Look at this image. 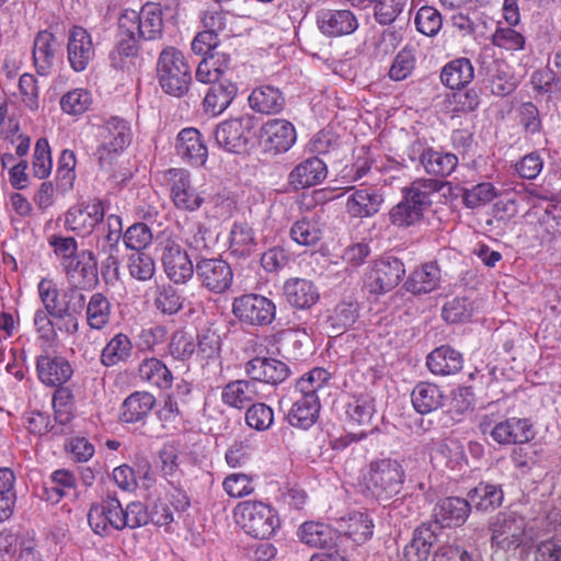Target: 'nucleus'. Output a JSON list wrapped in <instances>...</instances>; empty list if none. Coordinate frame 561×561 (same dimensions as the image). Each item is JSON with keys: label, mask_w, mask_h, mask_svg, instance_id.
<instances>
[{"label": "nucleus", "mask_w": 561, "mask_h": 561, "mask_svg": "<svg viewBox=\"0 0 561 561\" xmlns=\"http://www.w3.org/2000/svg\"><path fill=\"white\" fill-rule=\"evenodd\" d=\"M88 522L95 534L107 536L112 530L135 529L147 525L149 513L141 502H131L123 508L116 495L107 494L91 505Z\"/></svg>", "instance_id": "f257e3e1"}, {"label": "nucleus", "mask_w": 561, "mask_h": 561, "mask_svg": "<svg viewBox=\"0 0 561 561\" xmlns=\"http://www.w3.org/2000/svg\"><path fill=\"white\" fill-rule=\"evenodd\" d=\"M157 79L161 89L172 96L184 95L192 82V70L181 50L173 46L164 47L157 60Z\"/></svg>", "instance_id": "f03ea898"}, {"label": "nucleus", "mask_w": 561, "mask_h": 561, "mask_svg": "<svg viewBox=\"0 0 561 561\" xmlns=\"http://www.w3.org/2000/svg\"><path fill=\"white\" fill-rule=\"evenodd\" d=\"M404 479L405 472L400 461L382 458L369 463L362 484L371 496L388 500L400 492Z\"/></svg>", "instance_id": "7ed1b4c3"}, {"label": "nucleus", "mask_w": 561, "mask_h": 561, "mask_svg": "<svg viewBox=\"0 0 561 561\" xmlns=\"http://www.w3.org/2000/svg\"><path fill=\"white\" fill-rule=\"evenodd\" d=\"M236 523L251 537L268 539L279 527L280 522L275 508L262 501L247 500L233 508Z\"/></svg>", "instance_id": "20e7f679"}, {"label": "nucleus", "mask_w": 561, "mask_h": 561, "mask_svg": "<svg viewBox=\"0 0 561 561\" xmlns=\"http://www.w3.org/2000/svg\"><path fill=\"white\" fill-rule=\"evenodd\" d=\"M37 293L43 308L55 319L77 316L84 309L85 296L82 291L69 287L60 296L57 283L50 277H44L38 282Z\"/></svg>", "instance_id": "39448f33"}, {"label": "nucleus", "mask_w": 561, "mask_h": 561, "mask_svg": "<svg viewBox=\"0 0 561 561\" xmlns=\"http://www.w3.org/2000/svg\"><path fill=\"white\" fill-rule=\"evenodd\" d=\"M526 519L514 513H499L490 523L491 545L502 550L516 549L527 543Z\"/></svg>", "instance_id": "423d86ee"}, {"label": "nucleus", "mask_w": 561, "mask_h": 561, "mask_svg": "<svg viewBox=\"0 0 561 561\" xmlns=\"http://www.w3.org/2000/svg\"><path fill=\"white\" fill-rule=\"evenodd\" d=\"M232 313L243 324L266 327L276 317V305L263 295L244 294L233 299Z\"/></svg>", "instance_id": "0eeeda50"}, {"label": "nucleus", "mask_w": 561, "mask_h": 561, "mask_svg": "<svg viewBox=\"0 0 561 561\" xmlns=\"http://www.w3.org/2000/svg\"><path fill=\"white\" fill-rule=\"evenodd\" d=\"M118 24L127 32L133 31L139 38L152 41L162 33V10L159 4L148 2L139 12L125 10L119 16Z\"/></svg>", "instance_id": "6e6552de"}, {"label": "nucleus", "mask_w": 561, "mask_h": 561, "mask_svg": "<svg viewBox=\"0 0 561 561\" xmlns=\"http://www.w3.org/2000/svg\"><path fill=\"white\" fill-rule=\"evenodd\" d=\"M405 274L404 264L394 256H382L374 261L364 278V286L370 294L380 295L394 288Z\"/></svg>", "instance_id": "1a4fd4ad"}, {"label": "nucleus", "mask_w": 561, "mask_h": 561, "mask_svg": "<svg viewBox=\"0 0 561 561\" xmlns=\"http://www.w3.org/2000/svg\"><path fill=\"white\" fill-rule=\"evenodd\" d=\"M96 156L100 163H110L114 154L123 151L131 141L130 125L119 117H111L99 127Z\"/></svg>", "instance_id": "9d476101"}, {"label": "nucleus", "mask_w": 561, "mask_h": 561, "mask_svg": "<svg viewBox=\"0 0 561 561\" xmlns=\"http://www.w3.org/2000/svg\"><path fill=\"white\" fill-rule=\"evenodd\" d=\"M253 127L254 118L250 114L227 119L215 130L216 142L228 152L241 153L247 150Z\"/></svg>", "instance_id": "9b49d317"}, {"label": "nucleus", "mask_w": 561, "mask_h": 561, "mask_svg": "<svg viewBox=\"0 0 561 561\" xmlns=\"http://www.w3.org/2000/svg\"><path fill=\"white\" fill-rule=\"evenodd\" d=\"M0 561H43L34 534L1 530Z\"/></svg>", "instance_id": "f8f14e48"}, {"label": "nucleus", "mask_w": 561, "mask_h": 561, "mask_svg": "<svg viewBox=\"0 0 561 561\" xmlns=\"http://www.w3.org/2000/svg\"><path fill=\"white\" fill-rule=\"evenodd\" d=\"M105 216L101 199L81 202L71 206L65 214V228L78 236L91 234L103 222Z\"/></svg>", "instance_id": "ddd939ff"}, {"label": "nucleus", "mask_w": 561, "mask_h": 561, "mask_svg": "<svg viewBox=\"0 0 561 561\" xmlns=\"http://www.w3.org/2000/svg\"><path fill=\"white\" fill-rule=\"evenodd\" d=\"M161 262L168 278L175 284H185L194 275V266L187 252L171 238L159 243Z\"/></svg>", "instance_id": "4468645a"}, {"label": "nucleus", "mask_w": 561, "mask_h": 561, "mask_svg": "<svg viewBox=\"0 0 561 561\" xmlns=\"http://www.w3.org/2000/svg\"><path fill=\"white\" fill-rule=\"evenodd\" d=\"M442 535L438 523H423L411 535L410 540L402 548L403 561H427L433 547Z\"/></svg>", "instance_id": "2eb2a0df"}, {"label": "nucleus", "mask_w": 561, "mask_h": 561, "mask_svg": "<svg viewBox=\"0 0 561 561\" xmlns=\"http://www.w3.org/2000/svg\"><path fill=\"white\" fill-rule=\"evenodd\" d=\"M261 138L265 150L277 154L287 152L295 145L297 133L289 121L273 118L262 125Z\"/></svg>", "instance_id": "dca6fc26"}, {"label": "nucleus", "mask_w": 561, "mask_h": 561, "mask_svg": "<svg viewBox=\"0 0 561 561\" xmlns=\"http://www.w3.org/2000/svg\"><path fill=\"white\" fill-rule=\"evenodd\" d=\"M344 195L345 210L351 218L356 219L375 216L383 203V196L375 187H350Z\"/></svg>", "instance_id": "f3484780"}, {"label": "nucleus", "mask_w": 561, "mask_h": 561, "mask_svg": "<svg viewBox=\"0 0 561 561\" xmlns=\"http://www.w3.org/2000/svg\"><path fill=\"white\" fill-rule=\"evenodd\" d=\"M95 49L91 34L81 26H72L68 32L67 57L76 72L85 70L94 58Z\"/></svg>", "instance_id": "a211bd4d"}, {"label": "nucleus", "mask_w": 561, "mask_h": 561, "mask_svg": "<svg viewBox=\"0 0 561 561\" xmlns=\"http://www.w3.org/2000/svg\"><path fill=\"white\" fill-rule=\"evenodd\" d=\"M196 274L202 285L210 291H226L232 283L230 265L220 259H204L196 264Z\"/></svg>", "instance_id": "6ab92c4d"}, {"label": "nucleus", "mask_w": 561, "mask_h": 561, "mask_svg": "<svg viewBox=\"0 0 561 561\" xmlns=\"http://www.w3.org/2000/svg\"><path fill=\"white\" fill-rule=\"evenodd\" d=\"M317 26L327 37H341L353 34L359 23L351 10L321 9L317 12Z\"/></svg>", "instance_id": "aec40b11"}, {"label": "nucleus", "mask_w": 561, "mask_h": 561, "mask_svg": "<svg viewBox=\"0 0 561 561\" xmlns=\"http://www.w3.org/2000/svg\"><path fill=\"white\" fill-rule=\"evenodd\" d=\"M171 182V198L176 208L195 211L204 203V197L192 185L190 174L184 169L169 171Z\"/></svg>", "instance_id": "412c9836"}, {"label": "nucleus", "mask_w": 561, "mask_h": 561, "mask_svg": "<svg viewBox=\"0 0 561 561\" xmlns=\"http://www.w3.org/2000/svg\"><path fill=\"white\" fill-rule=\"evenodd\" d=\"M483 433H490L491 437L499 444H523L531 438V425L526 419H507L491 427L490 423L481 424Z\"/></svg>", "instance_id": "4be33fe9"}, {"label": "nucleus", "mask_w": 561, "mask_h": 561, "mask_svg": "<svg viewBox=\"0 0 561 561\" xmlns=\"http://www.w3.org/2000/svg\"><path fill=\"white\" fill-rule=\"evenodd\" d=\"M346 421L351 426L363 427L356 439L367 437L373 433V420L375 416V401L369 394H359L350 398L344 407Z\"/></svg>", "instance_id": "5701e85b"}, {"label": "nucleus", "mask_w": 561, "mask_h": 561, "mask_svg": "<svg viewBox=\"0 0 561 561\" xmlns=\"http://www.w3.org/2000/svg\"><path fill=\"white\" fill-rule=\"evenodd\" d=\"M244 370L253 381L271 385L280 383L289 376L287 364L272 357H254L245 364Z\"/></svg>", "instance_id": "b1692460"}, {"label": "nucleus", "mask_w": 561, "mask_h": 561, "mask_svg": "<svg viewBox=\"0 0 561 561\" xmlns=\"http://www.w3.org/2000/svg\"><path fill=\"white\" fill-rule=\"evenodd\" d=\"M178 154L194 167H203L208 158V148L202 134L193 127L182 129L176 138Z\"/></svg>", "instance_id": "393cba45"}, {"label": "nucleus", "mask_w": 561, "mask_h": 561, "mask_svg": "<svg viewBox=\"0 0 561 561\" xmlns=\"http://www.w3.org/2000/svg\"><path fill=\"white\" fill-rule=\"evenodd\" d=\"M327 174V164L320 158H307L290 171L288 184L294 190L311 187L324 181Z\"/></svg>", "instance_id": "a878e982"}, {"label": "nucleus", "mask_w": 561, "mask_h": 561, "mask_svg": "<svg viewBox=\"0 0 561 561\" xmlns=\"http://www.w3.org/2000/svg\"><path fill=\"white\" fill-rule=\"evenodd\" d=\"M36 370L39 380L49 387H61L72 376L70 363L60 356L42 355L37 358Z\"/></svg>", "instance_id": "bb28decb"}, {"label": "nucleus", "mask_w": 561, "mask_h": 561, "mask_svg": "<svg viewBox=\"0 0 561 561\" xmlns=\"http://www.w3.org/2000/svg\"><path fill=\"white\" fill-rule=\"evenodd\" d=\"M471 505L468 497L450 496L439 501L435 507V520L442 528L457 527L465 524L469 517Z\"/></svg>", "instance_id": "cd10ccee"}, {"label": "nucleus", "mask_w": 561, "mask_h": 561, "mask_svg": "<svg viewBox=\"0 0 561 561\" xmlns=\"http://www.w3.org/2000/svg\"><path fill=\"white\" fill-rule=\"evenodd\" d=\"M248 102L254 112L264 115H277L286 104L283 92L271 84H262L253 89Z\"/></svg>", "instance_id": "c85d7f7f"}, {"label": "nucleus", "mask_w": 561, "mask_h": 561, "mask_svg": "<svg viewBox=\"0 0 561 561\" xmlns=\"http://www.w3.org/2000/svg\"><path fill=\"white\" fill-rule=\"evenodd\" d=\"M59 43L56 36L47 31H39L33 45V60L36 71L41 76H47L54 67Z\"/></svg>", "instance_id": "c756f323"}, {"label": "nucleus", "mask_w": 561, "mask_h": 561, "mask_svg": "<svg viewBox=\"0 0 561 561\" xmlns=\"http://www.w3.org/2000/svg\"><path fill=\"white\" fill-rule=\"evenodd\" d=\"M426 366L436 376L455 375L462 369L463 357L449 345H442L427 355Z\"/></svg>", "instance_id": "7c9ffc66"}, {"label": "nucleus", "mask_w": 561, "mask_h": 561, "mask_svg": "<svg viewBox=\"0 0 561 561\" xmlns=\"http://www.w3.org/2000/svg\"><path fill=\"white\" fill-rule=\"evenodd\" d=\"M259 398L257 385L252 379L228 382L221 391V401L233 409L242 410Z\"/></svg>", "instance_id": "2f4dec72"}, {"label": "nucleus", "mask_w": 561, "mask_h": 561, "mask_svg": "<svg viewBox=\"0 0 561 561\" xmlns=\"http://www.w3.org/2000/svg\"><path fill=\"white\" fill-rule=\"evenodd\" d=\"M320 411L319 398L297 394L287 414L288 423L301 430L310 428L318 420Z\"/></svg>", "instance_id": "473e14b6"}, {"label": "nucleus", "mask_w": 561, "mask_h": 561, "mask_svg": "<svg viewBox=\"0 0 561 561\" xmlns=\"http://www.w3.org/2000/svg\"><path fill=\"white\" fill-rule=\"evenodd\" d=\"M156 404V398L147 391H135L122 403L121 421L124 423H136L144 421Z\"/></svg>", "instance_id": "72a5a7b5"}, {"label": "nucleus", "mask_w": 561, "mask_h": 561, "mask_svg": "<svg viewBox=\"0 0 561 561\" xmlns=\"http://www.w3.org/2000/svg\"><path fill=\"white\" fill-rule=\"evenodd\" d=\"M237 93L238 88L230 80L213 83L203 101L204 111L211 116L221 114L231 104Z\"/></svg>", "instance_id": "f704fd0d"}, {"label": "nucleus", "mask_w": 561, "mask_h": 561, "mask_svg": "<svg viewBox=\"0 0 561 561\" xmlns=\"http://www.w3.org/2000/svg\"><path fill=\"white\" fill-rule=\"evenodd\" d=\"M139 37L131 31L118 26V39L110 55L112 66L116 69H129L138 57Z\"/></svg>", "instance_id": "c9c22d12"}, {"label": "nucleus", "mask_w": 561, "mask_h": 561, "mask_svg": "<svg viewBox=\"0 0 561 561\" xmlns=\"http://www.w3.org/2000/svg\"><path fill=\"white\" fill-rule=\"evenodd\" d=\"M474 77V69L470 59L459 57L447 62L440 71V81L451 90H459L468 85Z\"/></svg>", "instance_id": "e433bc0d"}, {"label": "nucleus", "mask_w": 561, "mask_h": 561, "mask_svg": "<svg viewBox=\"0 0 561 561\" xmlns=\"http://www.w3.org/2000/svg\"><path fill=\"white\" fill-rule=\"evenodd\" d=\"M284 295L289 305L299 309L310 308L319 299L316 286L305 278H291L285 282Z\"/></svg>", "instance_id": "4c0bfd02"}, {"label": "nucleus", "mask_w": 561, "mask_h": 561, "mask_svg": "<svg viewBox=\"0 0 561 561\" xmlns=\"http://www.w3.org/2000/svg\"><path fill=\"white\" fill-rule=\"evenodd\" d=\"M440 279L439 267L434 263H426L412 272L405 282V288L414 295L428 294L439 286Z\"/></svg>", "instance_id": "58836bf2"}, {"label": "nucleus", "mask_w": 561, "mask_h": 561, "mask_svg": "<svg viewBox=\"0 0 561 561\" xmlns=\"http://www.w3.org/2000/svg\"><path fill=\"white\" fill-rule=\"evenodd\" d=\"M253 229L244 221L234 222L229 234L230 254L238 259L250 256L256 249Z\"/></svg>", "instance_id": "ea45409f"}, {"label": "nucleus", "mask_w": 561, "mask_h": 561, "mask_svg": "<svg viewBox=\"0 0 561 561\" xmlns=\"http://www.w3.org/2000/svg\"><path fill=\"white\" fill-rule=\"evenodd\" d=\"M467 497L477 511L488 512L502 505L504 493L499 485L481 482L468 492Z\"/></svg>", "instance_id": "a19ab883"}, {"label": "nucleus", "mask_w": 561, "mask_h": 561, "mask_svg": "<svg viewBox=\"0 0 561 561\" xmlns=\"http://www.w3.org/2000/svg\"><path fill=\"white\" fill-rule=\"evenodd\" d=\"M230 66V56L226 53L216 51L204 57L198 64L195 77L203 83H215L222 81L221 77Z\"/></svg>", "instance_id": "79ce46f5"}, {"label": "nucleus", "mask_w": 561, "mask_h": 561, "mask_svg": "<svg viewBox=\"0 0 561 561\" xmlns=\"http://www.w3.org/2000/svg\"><path fill=\"white\" fill-rule=\"evenodd\" d=\"M301 542L312 548H331L335 543V531L323 523L306 522L298 529Z\"/></svg>", "instance_id": "37998d69"}, {"label": "nucleus", "mask_w": 561, "mask_h": 561, "mask_svg": "<svg viewBox=\"0 0 561 561\" xmlns=\"http://www.w3.org/2000/svg\"><path fill=\"white\" fill-rule=\"evenodd\" d=\"M139 378L157 388L169 389L173 382V376L167 365L156 358H145L138 367Z\"/></svg>", "instance_id": "c03bdc74"}, {"label": "nucleus", "mask_w": 561, "mask_h": 561, "mask_svg": "<svg viewBox=\"0 0 561 561\" xmlns=\"http://www.w3.org/2000/svg\"><path fill=\"white\" fill-rule=\"evenodd\" d=\"M419 159L428 174L437 176L449 175L458 165V158L456 154L438 151L433 148H426V150H423Z\"/></svg>", "instance_id": "a18cd8bd"}, {"label": "nucleus", "mask_w": 561, "mask_h": 561, "mask_svg": "<svg viewBox=\"0 0 561 561\" xmlns=\"http://www.w3.org/2000/svg\"><path fill=\"white\" fill-rule=\"evenodd\" d=\"M412 404L420 414H427L443 405L442 390L431 382H419L411 393Z\"/></svg>", "instance_id": "49530a36"}, {"label": "nucleus", "mask_w": 561, "mask_h": 561, "mask_svg": "<svg viewBox=\"0 0 561 561\" xmlns=\"http://www.w3.org/2000/svg\"><path fill=\"white\" fill-rule=\"evenodd\" d=\"M342 531L356 543H363L374 534L373 518L366 512H352L340 525Z\"/></svg>", "instance_id": "de8ad7c7"}, {"label": "nucleus", "mask_w": 561, "mask_h": 561, "mask_svg": "<svg viewBox=\"0 0 561 561\" xmlns=\"http://www.w3.org/2000/svg\"><path fill=\"white\" fill-rule=\"evenodd\" d=\"M84 307H87V323L91 329L102 330L108 324L112 306L102 293H94Z\"/></svg>", "instance_id": "09e8293b"}, {"label": "nucleus", "mask_w": 561, "mask_h": 561, "mask_svg": "<svg viewBox=\"0 0 561 561\" xmlns=\"http://www.w3.org/2000/svg\"><path fill=\"white\" fill-rule=\"evenodd\" d=\"M443 183L435 179H417L409 187L403 190V194L409 201L425 210L432 204V196L439 192Z\"/></svg>", "instance_id": "8fccbe9b"}, {"label": "nucleus", "mask_w": 561, "mask_h": 561, "mask_svg": "<svg viewBox=\"0 0 561 561\" xmlns=\"http://www.w3.org/2000/svg\"><path fill=\"white\" fill-rule=\"evenodd\" d=\"M182 241L195 252H203L209 249L210 231L197 220L186 219L180 227Z\"/></svg>", "instance_id": "3c124183"}, {"label": "nucleus", "mask_w": 561, "mask_h": 561, "mask_svg": "<svg viewBox=\"0 0 561 561\" xmlns=\"http://www.w3.org/2000/svg\"><path fill=\"white\" fill-rule=\"evenodd\" d=\"M491 92L497 96H504L515 90L516 81L510 67L502 60H495L488 69Z\"/></svg>", "instance_id": "603ef678"}, {"label": "nucleus", "mask_w": 561, "mask_h": 561, "mask_svg": "<svg viewBox=\"0 0 561 561\" xmlns=\"http://www.w3.org/2000/svg\"><path fill=\"white\" fill-rule=\"evenodd\" d=\"M133 351L130 339L123 333L115 334L104 346L101 353V363L111 367L121 362L127 360Z\"/></svg>", "instance_id": "864d4df0"}, {"label": "nucleus", "mask_w": 561, "mask_h": 561, "mask_svg": "<svg viewBox=\"0 0 561 561\" xmlns=\"http://www.w3.org/2000/svg\"><path fill=\"white\" fill-rule=\"evenodd\" d=\"M291 239L299 245H313L321 238V228L316 214L297 220L290 229Z\"/></svg>", "instance_id": "5fc2aeb1"}, {"label": "nucleus", "mask_w": 561, "mask_h": 561, "mask_svg": "<svg viewBox=\"0 0 561 561\" xmlns=\"http://www.w3.org/2000/svg\"><path fill=\"white\" fill-rule=\"evenodd\" d=\"M330 377L331 375L327 369L314 367L297 380L295 393L305 397L319 398L318 391L327 385Z\"/></svg>", "instance_id": "6e6d98bb"}, {"label": "nucleus", "mask_w": 561, "mask_h": 561, "mask_svg": "<svg viewBox=\"0 0 561 561\" xmlns=\"http://www.w3.org/2000/svg\"><path fill=\"white\" fill-rule=\"evenodd\" d=\"M93 98L89 90L77 88L60 98V108L68 115L78 116L85 113L92 105Z\"/></svg>", "instance_id": "4d7b16f0"}, {"label": "nucleus", "mask_w": 561, "mask_h": 561, "mask_svg": "<svg viewBox=\"0 0 561 561\" xmlns=\"http://www.w3.org/2000/svg\"><path fill=\"white\" fill-rule=\"evenodd\" d=\"M424 210L409 201L403 195V199L398 203L389 213L390 220L398 227H410L420 222L423 218Z\"/></svg>", "instance_id": "13d9d810"}, {"label": "nucleus", "mask_w": 561, "mask_h": 561, "mask_svg": "<svg viewBox=\"0 0 561 561\" xmlns=\"http://www.w3.org/2000/svg\"><path fill=\"white\" fill-rule=\"evenodd\" d=\"M416 56L412 46H404L394 57L388 77L392 81H402L410 77L415 69Z\"/></svg>", "instance_id": "bf43d9fd"}, {"label": "nucleus", "mask_w": 561, "mask_h": 561, "mask_svg": "<svg viewBox=\"0 0 561 561\" xmlns=\"http://www.w3.org/2000/svg\"><path fill=\"white\" fill-rule=\"evenodd\" d=\"M357 319V309L351 302L339 304L328 318V325L333 334L340 335L350 329Z\"/></svg>", "instance_id": "052dcab7"}, {"label": "nucleus", "mask_w": 561, "mask_h": 561, "mask_svg": "<svg viewBox=\"0 0 561 561\" xmlns=\"http://www.w3.org/2000/svg\"><path fill=\"white\" fill-rule=\"evenodd\" d=\"M128 273L130 277L139 282H148L156 274V263L150 254L135 252L128 256Z\"/></svg>", "instance_id": "680f3d73"}, {"label": "nucleus", "mask_w": 561, "mask_h": 561, "mask_svg": "<svg viewBox=\"0 0 561 561\" xmlns=\"http://www.w3.org/2000/svg\"><path fill=\"white\" fill-rule=\"evenodd\" d=\"M53 408L55 419L58 423L68 424L75 413V398L72 391L68 387H59L53 396Z\"/></svg>", "instance_id": "e2e57ef3"}, {"label": "nucleus", "mask_w": 561, "mask_h": 561, "mask_svg": "<svg viewBox=\"0 0 561 561\" xmlns=\"http://www.w3.org/2000/svg\"><path fill=\"white\" fill-rule=\"evenodd\" d=\"M491 42L494 46L510 50L517 51L525 48V36L510 26H497L491 36Z\"/></svg>", "instance_id": "0e129e2a"}, {"label": "nucleus", "mask_w": 561, "mask_h": 561, "mask_svg": "<svg viewBox=\"0 0 561 561\" xmlns=\"http://www.w3.org/2000/svg\"><path fill=\"white\" fill-rule=\"evenodd\" d=\"M154 306L164 314H175L183 307V298L171 285H163L157 289Z\"/></svg>", "instance_id": "69168bd1"}, {"label": "nucleus", "mask_w": 561, "mask_h": 561, "mask_svg": "<svg viewBox=\"0 0 561 561\" xmlns=\"http://www.w3.org/2000/svg\"><path fill=\"white\" fill-rule=\"evenodd\" d=\"M245 423L259 432L266 431L274 423V411L265 403H252L245 412Z\"/></svg>", "instance_id": "338daca9"}, {"label": "nucleus", "mask_w": 561, "mask_h": 561, "mask_svg": "<svg viewBox=\"0 0 561 561\" xmlns=\"http://www.w3.org/2000/svg\"><path fill=\"white\" fill-rule=\"evenodd\" d=\"M415 25L422 34L435 36L443 25L442 14L435 8L424 5L416 13Z\"/></svg>", "instance_id": "774afa93"}]
</instances>
